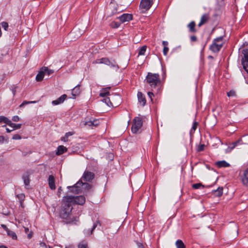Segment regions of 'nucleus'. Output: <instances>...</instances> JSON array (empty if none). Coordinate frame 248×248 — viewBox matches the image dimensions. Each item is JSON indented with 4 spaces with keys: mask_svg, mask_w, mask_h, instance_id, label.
<instances>
[{
    "mask_svg": "<svg viewBox=\"0 0 248 248\" xmlns=\"http://www.w3.org/2000/svg\"><path fill=\"white\" fill-rule=\"evenodd\" d=\"M1 226L6 232H7L8 231L10 230L4 224H1Z\"/></svg>",
    "mask_w": 248,
    "mask_h": 248,
    "instance_id": "obj_52",
    "label": "nucleus"
},
{
    "mask_svg": "<svg viewBox=\"0 0 248 248\" xmlns=\"http://www.w3.org/2000/svg\"><path fill=\"white\" fill-rule=\"evenodd\" d=\"M169 47L168 46H165V47H164L163 48V54L165 55V56H166L168 53V51H169Z\"/></svg>",
    "mask_w": 248,
    "mask_h": 248,
    "instance_id": "obj_43",
    "label": "nucleus"
},
{
    "mask_svg": "<svg viewBox=\"0 0 248 248\" xmlns=\"http://www.w3.org/2000/svg\"><path fill=\"white\" fill-rule=\"evenodd\" d=\"M76 30L77 29L76 28L73 29V30L71 31L70 35L71 36L73 35L76 32Z\"/></svg>",
    "mask_w": 248,
    "mask_h": 248,
    "instance_id": "obj_57",
    "label": "nucleus"
},
{
    "mask_svg": "<svg viewBox=\"0 0 248 248\" xmlns=\"http://www.w3.org/2000/svg\"><path fill=\"white\" fill-rule=\"evenodd\" d=\"M41 245L42 247H46H46H48V246H47L46 245V244L45 243H41Z\"/></svg>",
    "mask_w": 248,
    "mask_h": 248,
    "instance_id": "obj_63",
    "label": "nucleus"
},
{
    "mask_svg": "<svg viewBox=\"0 0 248 248\" xmlns=\"http://www.w3.org/2000/svg\"><path fill=\"white\" fill-rule=\"evenodd\" d=\"M133 124L131 127V131L134 134L140 133V130L142 126V119L141 117H136L133 120Z\"/></svg>",
    "mask_w": 248,
    "mask_h": 248,
    "instance_id": "obj_4",
    "label": "nucleus"
},
{
    "mask_svg": "<svg viewBox=\"0 0 248 248\" xmlns=\"http://www.w3.org/2000/svg\"><path fill=\"white\" fill-rule=\"evenodd\" d=\"M72 200L73 198L70 197L64 196L63 197L62 200V204L60 213V216L61 218L66 219L64 222L66 224L76 225L79 221L78 217H68L72 210Z\"/></svg>",
    "mask_w": 248,
    "mask_h": 248,
    "instance_id": "obj_1",
    "label": "nucleus"
},
{
    "mask_svg": "<svg viewBox=\"0 0 248 248\" xmlns=\"http://www.w3.org/2000/svg\"><path fill=\"white\" fill-rule=\"evenodd\" d=\"M7 234L9 236L11 237L13 239H14V240L17 239L16 234L14 232L10 230L9 231H8V232H7Z\"/></svg>",
    "mask_w": 248,
    "mask_h": 248,
    "instance_id": "obj_29",
    "label": "nucleus"
},
{
    "mask_svg": "<svg viewBox=\"0 0 248 248\" xmlns=\"http://www.w3.org/2000/svg\"><path fill=\"white\" fill-rule=\"evenodd\" d=\"M146 48H147V47L146 46H143L142 47H141L139 49L138 55H144L145 54V52L146 51Z\"/></svg>",
    "mask_w": 248,
    "mask_h": 248,
    "instance_id": "obj_34",
    "label": "nucleus"
},
{
    "mask_svg": "<svg viewBox=\"0 0 248 248\" xmlns=\"http://www.w3.org/2000/svg\"><path fill=\"white\" fill-rule=\"evenodd\" d=\"M108 66L116 70L119 69V66L114 60L111 61Z\"/></svg>",
    "mask_w": 248,
    "mask_h": 248,
    "instance_id": "obj_32",
    "label": "nucleus"
},
{
    "mask_svg": "<svg viewBox=\"0 0 248 248\" xmlns=\"http://www.w3.org/2000/svg\"><path fill=\"white\" fill-rule=\"evenodd\" d=\"M138 248H144L143 245L141 243H139L138 244Z\"/></svg>",
    "mask_w": 248,
    "mask_h": 248,
    "instance_id": "obj_60",
    "label": "nucleus"
},
{
    "mask_svg": "<svg viewBox=\"0 0 248 248\" xmlns=\"http://www.w3.org/2000/svg\"><path fill=\"white\" fill-rule=\"evenodd\" d=\"M240 141H241V140H239L235 142H232L229 146L228 149H229L230 151L232 150L238 145V143H240Z\"/></svg>",
    "mask_w": 248,
    "mask_h": 248,
    "instance_id": "obj_30",
    "label": "nucleus"
},
{
    "mask_svg": "<svg viewBox=\"0 0 248 248\" xmlns=\"http://www.w3.org/2000/svg\"><path fill=\"white\" fill-rule=\"evenodd\" d=\"M99 225V226H101V223L99 221H97L96 222H95L93 225V226L91 230V232H90V234H92L93 231H94V230L97 227V226Z\"/></svg>",
    "mask_w": 248,
    "mask_h": 248,
    "instance_id": "obj_37",
    "label": "nucleus"
},
{
    "mask_svg": "<svg viewBox=\"0 0 248 248\" xmlns=\"http://www.w3.org/2000/svg\"><path fill=\"white\" fill-rule=\"evenodd\" d=\"M99 124V121L98 120L94 119L93 120V126H97Z\"/></svg>",
    "mask_w": 248,
    "mask_h": 248,
    "instance_id": "obj_42",
    "label": "nucleus"
},
{
    "mask_svg": "<svg viewBox=\"0 0 248 248\" xmlns=\"http://www.w3.org/2000/svg\"><path fill=\"white\" fill-rule=\"evenodd\" d=\"M22 179L24 181V183L26 187L28 186L30 184V180L29 179V175L28 174H25L22 176Z\"/></svg>",
    "mask_w": 248,
    "mask_h": 248,
    "instance_id": "obj_25",
    "label": "nucleus"
},
{
    "mask_svg": "<svg viewBox=\"0 0 248 248\" xmlns=\"http://www.w3.org/2000/svg\"><path fill=\"white\" fill-rule=\"evenodd\" d=\"M145 81L150 86L152 91L154 89L158 88L161 85V80L158 74L148 72L146 77Z\"/></svg>",
    "mask_w": 248,
    "mask_h": 248,
    "instance_id": "obj_2",
    "label": "nucleus"
},
{
    "mask_svg": "<svg viewBox=\"0 0 248 248\" xmlns=\"http://www.w3.org/2000/svg\"><path fill=\"white\" fill-rule=\"evenodd\" d=\"M204 145L201 144L199 146L197 150L199 152L202 151L204 150Z\"/></svg>",
    "mask_w": 248,
    "mask_h": 248,
    "instance_id": "obj_47",
    "label": "nucleus"
},
{
    "mask_svg": "<svg viewBox=\"0 0 248 248\" xmlns=\"http://www.w3.org/2000/svg\"><path fill=\"white\" fill-rule=\"evenodd\" d=\"M153 4V0H141L140 8L142 13L148 11Z\"/></svg>",
    "mask_w": 248,
    "mask_h": 248,
    "instance_id": "obj_6",
    "label": "nucleus"
},
{
    "mask_svg": "<svg viewBox=\"0 0 248 248\" xmlns=\"http://www.w3.org/2000/svg\"><path fill=\"white\" fill-rule=\"evenodd\" d=\"M67 148L65 146L63 145H60L57 147V150L56 152V154L57 155H62V154L66 152L67 151Z\"/></svg>",
    "mask_w": 248,
    "mask_h": 248,
    "instance_id": "obj_17",
    "label": "nucleus"
},
{
    "mask_svg": "<svg viewBox=\"0 0 248 248\" xmlns=\"http://www.w3.org/2000/svg\"><path fill=\"white\" fill-rule=\"evenodd\" d=\"M61 140L64 142L67 141H68V137H67V135H64V137H62L61 138Z\"/></svg>",
    "mask_w": 248,
    "mask_h": 248,
    "instance_id": "obj_55",
    "label": "nucleus"
},
{
    "mask_svg": "<svg viewBox=\"0 0 248 248\" xmlns=\"http://www.w3.org/2000/svg\"><path fill=\"white\" fill-rule=\"evenodd\" d=\"M6 132H7V133H10V132H12V131H13V129H9V128H6Z\"/></svg>",
    "mask_w": 248,
    "mask_h": 248,
    "instance_id": "obj_61",
    "label": "nucleus"
},
{
    "mask_svg": "<svg viewBox=\"0 0 248 248\" xmlns=\"http://www.w3.org/2000/svg\"><path fill=\"white\" fill-rule=\"evenodd\" d=\"M110 87L106 88L103 89L100 92L99 95L101 97H104L108 95H109V92H108V90H109Z\"/></svg>",
    "mask_w": 248,
    "mask_h": 248,
    "instance_id": "obj_23",
    "label": "nucleus"
},
{
    "mask_svg": "<svg viewBox=\"0 0 248 248\" xmlns=\"http://www.w3.org/2000/svg\"><path fill=\"white\" fill-rule=\"evenodd\" d=\"M66 197H70L73 198L72 203H76L79 205H83L85 202V198L83 196H65Z\"/></svg>",
    "mask_w": 248,
    "mask_h": 248,
    "instance_id": "obj_8",
    "label": "nucleus"
},
{
    "mask_svg": "<svg viewBox=\"0 0 248 248\" xmlns=\"http://www.w3.org/2000/svg\"><path fill=\"white\" fill-rule=\"evenodd\" d=\"M65 248H74V247L72 245H69L66 246Z\"/></svg>",
    "mask_w": 248,
    "mask_h": 248,
    "instance_id": "obj_64",
    "label": "nucleus"
},
{
    "mask_svg": "<svg viewBox=\"0 0 248 248\" xmlns=\"http://www.w3.org/2000/svg\"><path fill=\"white\" fill-rule=\"evenodd\" d=\"M32 237V234L31 233L28 234V238L31 239Z\"/></svg>",
    "mask_w": 248,
    "mask_h": 248,
    "instance_id": "obj_62",
    "label": "nucleus"
},
{
    "mask_svg": "<svg viewBox=\"0 0 248 248\" xmlns=\"http://www.w3.org/2000/svg\"><path fill=\"white\" fill-rule=\"evenodd\" d=\"M114 99L117 101V102L115 103V105L118 106L121 101V97L118 94L112 96L110 97H106L102 100V101L105 102L108 106H113V103L111 101H114Z\"/></svg>",
    "mask_w": 248,
    "mask_h": 248,
    "instance_id": "obj_5",
    "label": "nucleus"
},
{
    "mask_svg": "<svg viewBox=\"0 0 248 248\" xmlns=\"http://www.w3.org/2000/svg\"><path fill=\"white\" fill-rule=\"evenodd\" d=\"M213 41L217 45H220L221 47H222L224 44V38L223 36H220L214 39Z\"/></svg>",
    "mask_w": 248,
    "mask_h": 248,
    "instance_id": "obj_19",
    "label": "nucleus"
},
{
    "mask_svg": "<svg viewBox=\"0 0 248 248\" xmlns=\"http://www.w3.org/2000/svg\"><path fill=\"white\" fill-rule=\"evenodd\" d=\"M21 139V136L18 134H15L13 136L12 139L14 140H20Z\"/></svg>",
    "mask_w": 248,
    "mask_h": 248,
    "instance_id": "obj_44",
    "label": "nucleus"
},
{
    "mask_svg": "<svg viewBox=\"0 0 248 248\" xmlns=\"http://www.w3.org/2000/svg\"><path fill=\"white\" fill-rule=\"evenodd\" d=\"M12 120L14 122H18L19 121V117L18 116H14L12 118Z\"/></svg>",
    "mask_w": 248,
    "mask_h": 248,
    "instance_id": "obj_50",
    "label": "nucleus"
},
{
    "mask_svg": "<svg viewBox=\"0 0 248 248\" xmlns=\"http://www.w3.org/2000/svg\"><path fill=\"white\" fill-rule=\"evenodd\" d=\"M10 120L8 118L3 116H0V124H8L10 122Z\"/></svg>",
    "mask_w": 248,
    "mask_h": 248,
    "instance_id": "obj_28",
    "label": "nucleus"
},
{
    "mask_svg": "<svg viewBox=\"0 0 248 248\" xmlns=\"http://www.w3.org/2000/svg\"><path fill=\"white\" fill-rule=\"evenodd\" d=\"M242 53L244 55V58L242 59V64L243 68L248 74V48L243 49Z\"/></svg>",
    "mask_w": 248,
    "mask_h": 248,
    "instance_id": "obj_7",
    "label": "nucleus"
},
{
    "mask_svg": "<svg viewBox=\"0 0 248 248\" xmlns=\"http://www.w3.org/2000/svg\"><path fill=\"white\" fill-rule=\"evenodd\" d=\"M38 101H24L20 105L19 107H22L24 106L30 104H34L37 103Z\"/></svg>",
    "mask_w": 248,
    "mask_h": 248,
    "instance_id": "obj_35",
    "label": "nucleus"
},
{
    "mask_svg": "<svg viewBox=\"0 0 248 248\" xmlns=\"http://www.w3.org/2000/svg\"><path fill=\"white\" fill-rule=\"evenodd\" d=\"M109 59L108 58H102V64H106L108 61Z\"/></svg>",
    "mask_w": 248,
    "mask_h": 248,
    "instance_id": "obj_48",
    "label": "nucleus"
},
{
    "mask_svg": "<svg viewBox=\"0 0 248 248\" xmlns=\"http://www.w3.org/2000/svg\"><path fill=\"white\" fill-rule=\"evenodd\" d=\"M78 248H88L86 242H82L78 245Z\"/></svg>",
    "mask_w": 248,
    "mask_h": 248,
    "instance_id": "obj_39",
    "label": "nucleus"
},
{
    "mask_svg": "<svg viewBox=\"0 0 248 248\" xmlns=\"http://www.w3.org/2000/svg\"><path fill=\"white\" fill-rule=\"evenodd\" d=\"M45 74H46L47 76H50L54 73V70L49 69L47 67H43L42 68Z\"/></svg>",
    "mask_w": 248,
    "mask_h": 248,
    "instance_id": "obj_27",
    "label": "nucleus"
},
{
    "mask_svg": "<svg viewBox=\"0 0 248 248\" xmlns=\"http://www.w3.org/2000/svg\"><path fill=\"white\" fill-rule=\"evenodd\" d=\"M212 192L214 193L216 196L220 197L222 195L223 188L222 187H219L217 189L213 190Z\"/></svg>",
    "mask_w": 248,
    "mask_h": 248,
    "instance_id": "obj_26",
    "label": "nucleus"
},
{
    "mask_svg": "<svg viewBox=\"0 0 248 248\" xmlns=\"http://www.w3.org/2000/svg\"><path fill=\"white\" fill-rule=\"evenodd\" d=\"M45 75V74H44L42 69L41 68L36 77V80L37 81H42L44 78Z\"/></svg>",
    "mask_w": 248,
    "mask_h": 248,
    "instance_id": "obj_22",
    "label": "nucleus"
},
{
    "mask_svg": "<svg viewBox=\"0 0 248 248\" xmlns=\"http://www.w3.org/2000/svg\"><path fill=\"white\" fill-rule=\"evenodd\" d=\"M17 198L19 200L21 204L24 201L25 199V195L24 194H19L16 195Z\"/></svg>",
    "mask_w": 248,
    "mask_h": 248,
    "instance_id": "obj_36",
    "label": "nucleus"
},
{
    "mask_svg": "<svg viewBox=\"0 0 248 248\" xmlns=\"http://www.w3.org/2000/svg\"><path fill=\"white\" fill-rule=\"evenodd\" d=\"M48 182L49 188L51 190H55L56 186L55 184V177L52 175H50L48 178Z\"/></svg>",
    "mask_w": 248,
    "mask_h": 248,
    "instance_id": "obj_12",
    "label": "nucleus"
},
{
    "mask_svg": "<svg viewBox=\"0 0 248 248\" xmlns=\"http://www.w3.org/2000/svg\"><path fill=\"white\" fill-rule=\"evenodd\" d=\"M132 18V15L129 14H124L120 16L118 18L120 20L121 23H123L131 20Z\"/></svg>",
    "mask_w": 248,
    "mask_h": 248,
    "instance_id": "obj_10",
    "label": "nucleus"
},
{
    "mask_svg": "<svg viewBox=\"0 0 248 248\" xmlns=\"http://www.w3.org/2000/svg\"><path fill=\"white\" fill-rule=\"evenodd\" d=\"M187 27L189 29V31L190 32L195 33L197 32V30L195 29V22L194 21H191L188 25Z\"/></svg>",
    "mask_w": 248,
    "mask_h": 248,
    "instance_id": "obj_20",
    "label": "nucleus"
},
{
    "mask_svg": "<svg viewBox=\"0 0 248 248\" xmlns=\"http://www.w3.org/2000/svg\"><path fill=\"white\" fill-rule=\"evenodd\" d=\"M81 185L85 186L86 187L90 186L88 183L86 182L83 183L82 180H80L74 186H67V188L68 189L67 193H72L75 194L79 193L81 191L79 187Z\"/></svg>",
    "mask_w": 248,
    "mask_h": 248,
    "instance_id": "obj_3",
    "label": "nucleus"
},
{
    "mask_svg": "<svg viewBox=\"0 0 248 248\" xmlns=\"http://www.w3.org/2000/svg\"><path fill=\"white\" fill-rule=\"evenodd\" d=\"M94 177V174L93 172L88 170H85L82 177V179L85 182L91 181Z\"/></svg>",
    "mask_w": 248,
    "mask_h": 248,
    "instance_id": "obj_9",
    "label": "nucleus"
},
{
    "mask_svg": "<svg viewBox=\"0 0 248 248\" xmlns=\"http://www.w3.org/2000/svg\"><path fill=\"white\" fill-rule=\"evenodd\" d=\"M137 96L138 98V101L140 104H141L142 106H145L146 103V101L144 94L142 93L139 92L138 93Z\"/></svg>",
    "mask_w": 248,
    "mask_h": 248,
    "instance_id": "obj_15",
    "label": "nucleus"
},
{
    "mask_svg": "<svg viewBox=\"0 0 248 248\" xmlns=\"http://www.w3.org/2000/svg\"><path fill=\"white\" fill-rule=\"evenodd\" d=\"M73 134V133L72 132H68L66 133L65 135H67V137L68 138L69 136H72Z\"/></svg>",
    "mask_w": 248,
    "mask_h": 248,
    "instance_id": "obj_59",
    "label": "nucleus"
},
{
    "mask_svg": "<svg viewBox=\"0 0 248 248\" xmlns=\"http://www.w3.org/2000/svg\"><path fill=\"white\" fill-rule=\"evenodd\" d=\"M190 40L192 42H195L197 40V38L196 36H194V35L191 36L190 37Z\"/></svg>",
    "mask_w": 248,
    "mask_h": 248,
    "instance_id": "obj_54",
    "label": "nucleus"
},
{
    "mask_svg": "<svg viewBox=\"0 0 248 248\" xmlns=\"http://www.w3.org/2000/svg\"><path fill=\"white\" fill-rule=\"evenodd\" d=\"M67 97V96L66 94H62L56 100L52 101V104L53 106H56L62 104L66 99Z\"/></svg>",
    "mask_w": 248,
    "mask_h": 248,
    "instance_id": "obj_11",
    "label": "nucleus"
},
{
    "mask_svg": "<svg viewBox=\"0 0 248 248\" xmlns=\"http://www.w3.org/2000/svg\"><path fill=\"white\" fill-rule=\"evenodd\" d=\"M5 140V138L2 136H0V143L2 144L4 142Z\"/></svg>",
    "mask_w": 248,
    "mask_h": 248,
    "instance_id": "obj_56",
    "label": "nucleus"
},
{
    "mask_svg": "<svg viewBox=\"0 0 248 248\" xmlns=\"http://www.w3.org/2000/svg\"><path fill=\"white\" fill-rule=\"evenodd\" d=\"M175 245L177 248H185V246L181 240H177Z\"/></svg>",
    "mask_w": 248,
    "mask_h": 248,
    "instance_id": "obj_31",
    "label": "nucleus"
},
{
    "mask_svg": "<svg viewBox=\"0 0 248 248\" xmlns=\"http://www.w3.org/2000/svg\"><path fill=\"white\" fill-rule=\"evenodd\" d=\"M198 125V123L197 122H194L193 124V125L192 127V129L193 130V131H195V130L197 129V126Z\"/></svg>",
    "mask_w": 248,
    "mask_h": 248,
    "instance_id": "obj_46",
    "label": "nucleus"
},
{
    "mask_svg": "<svg viewBox=\"0 0 248 248\" xmlns=\"http://www.w3.org/2000/svg\"><path fill=\"white\" fill-rule=\"evenodd\" d=\"M121 24V23L120 22H118L114 21H112L111 22L110 25L111 28L116 29L120 27Z\"/></svg>",
    "mask_w": 248,
    "mask_h": 248,
    "instance_id": "obj_33",
    "label": "nucleus"
},
{
    "mask_svg": "<svg viewBox=\"0 0 248 248\" xmlns=\"http://www.w3.org/2000/svg\"><path fill=\"white\" fill-rule=\"evenodd\" d=\"M93 63L102 64V58L96 60L95 61L93 62Z\"/></svg>",
    "mask_w": 248,
    "mask_h": 248,
    "instance_id": "obj_49",
    "label": "nucleus"
},
{
    "mask_svg": "<svg viewBox=\"0 0 248 248\" xmlns=\"http://www.w3.org/2000/svg\"><path fill=\"white\" fill-rule=\"evenodd\" d=\"M80 86L78 84L75 87L72 91V94L73 96V98H75L77 96H78L80 94Z\"/></svg>",
    "mask_w": 248,
    "mask_h": 248,
    "instance_id": "obj_16",
    "label": "nucleus"
},
{
    "mask_svg": "<svg viewBox=\"0 0 248 248\" xmlns=\"http://www.w3.org/2000/svg\"><path fill=\"white\" fill-rule=\"evenodd\" d=\"M62 186H60L59 188H58V196L59 197H60V195H61V192L62 191Z\"/></svg>",
    "mask_w": 248,
    "mask_h": 248,
    "instance_id": "obj_53",
    "label": "nucleus"
},
{
    "mask_svg": "<svg viewBox=\"0 0 248 248\" xmlns=\"http://www.w3.org/2000/svg\"><path fill=\"white\" fill-rule=\"evenodd\" d=\"M8 125L11 127L13 130L16 129H18L20 128L21 126V124H16L15 123H13L11 120H10V122L9 123Z\"/></svg>",
    "mask_w": 248,
    "mask_h": 248,
    "instance_id": "obj_24",
    "label": "nucleus"
},
{
    "mask_svg": "<svg viewBox=\"0 0 248 248\" xmlns=\"http://www.w3.org/2000/svg\"><path fill=\"white\" fill-rule=\"evenodd\" d=\"M85 125H88L89 126H93V121H86L84 123Z\"/></svg>",
    "mask_w": 248,
    "mask_h": 248,
    "instance_id": "obj_45",
    "label": "nucleus"
},
{
    "mask_svg": "<svg viewBox=\"0 0 248 248\" xmlns=\"http://www.w3.org/2000/svg\"><path fill=\"white\" fill-rule=\"evenodd\" d=\"M209 19V15L208 14H203L201 18V21L198 24L199 27H201L203 24H205Z\"/></svg>",
    "mask_w": 248,
    "mask_h": 248,
    "instance_id": "obj_14",
    "label": "nucleus"
},
{
    "mask_svg": "<svg viewBox=\"0 0 248 248\" xmlns=\"http://www.w3.org/2000/svg\"><path fill=\"white\" fill-rule=\"evenodd\" d=\"M227 96L229 97L236 96L235 92L233 90H231L230 91L227 93Z\"/></svg>",
    "mask_w": 248,
    "mask_h": 248,
    "instance_id": "obj_40",
    "label": "nucleus"
},
{
    "mask_svg": "<svg viewBox=\"0 0 248 248\" xmlns=\"http://www.w3.org/2000/svg\"><path fill=\"white\" fill-rule=\"evenodd\" d=\"M221 48L220 45H217L213 41L212 44L210 46L209 49L214 53H217L220 51Z\"/></svg>",
    "mask_w": 248,
    "mask_h": 248,
    "instance_id": "obj_13",
    "label": "nucleus"
},
{
    "mask_svg": "<svg viewBox=\"0 0 248 248\" xmlns=\"http://www.w3.org/2000/svg\"><path fill=\"white\" fill-rule=\"evenodd\" d=\"M216 164L218 168H226L230 166V164L225 160L217 161Z\"/></svg>",
    "mask_w": 248,
    "mask_h": 248,
    "instance_id": "obj_18",
    "label": "nucleus"
},
{
    "mask_svg": "<svg viewBox=\"0 0 248 248\" xmlns=\"http://www.w3.org/2000/svg\"><path fill=\"white\" fill-rule=\"evenodd\" d=\"M192 187L194 189H199L201 187H204V186L202 185L201 183H196L193 184Z\"/></svg>",
    "mask_w": 248,
    "mask_h": 248,
    "instance_id": "obj_38",
    "label": "nucleus"
},
{
    "mask_svg": "<svg viewBox=\"0 0 248 248\" xmlns=\"http://www.w3.org/2000/svg\"><path fill=\"white\" fill-rule=\"evenodd\" d=\"M242 181L244 185H248V168L244 171Z\"/></svg>",
    "mask_w": 248,
    "mask_h": 248,
    "instance_id": "obj_21",
    "label": "nucleus"
},
{
    "mask_svg": "<svg viewBox=\"0 0 248 248\" xmlns=\"http://www.w3.org/2000/svg\"><path fill=\"white\" fill-rule=\"evenodd\" d=\"M162 44L164 46V47L167 46L168 45V42L167 41H163L162 42Z\"/></svg>",
    "mask_w": 248,
    "mask_h": 248,
    "instance_id": "obj_58",
    "label": "nucleus"
},
{
    "mask_svg": "<svg viewBox=\"0 0 248 248\" xmlns=\"http://www.w3.org/2000/svg\"><path fill=\"white\" fill-rule=\"evenodd\" d=\"M148 95L149 97L151 99V101H152V97L154 96V93L152 92H149L148 93Z\"/></svg>",
    "mask_w": 248,
    "mask_h": 248,
    "instance_id": "obj_51",
    "label": "nucleus"
},
{
    "mask_svg": "<svg viewBox=\"0 0 248 248\" xmlns=\"http://www.w3.org/2000/svg\"><path fill=\"white\" fill-rule=\"evenodd\" d=\"M2 27L4 29V30L5 31H7L8 28V27H9V25H8V24L7 22H2L1 23H0Z\"/></svg>",
    "mask_w": 248,
    "mask_h": 248,
    "instance_id": "obj_41",
    "label": "nucleus"
}]
</instances>
